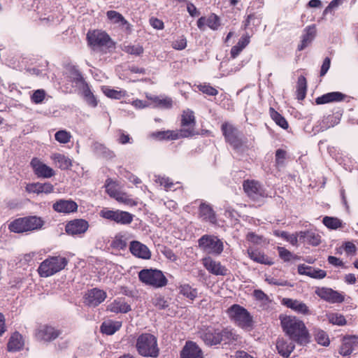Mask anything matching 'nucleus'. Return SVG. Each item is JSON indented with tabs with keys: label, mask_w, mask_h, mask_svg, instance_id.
<instances>
[{
	"label": "nucleus",
	"mask_w": 358,
	"mask_h": 358,
	"mask_svg": "<svg viewBox=\"0 0 358 358\" xmlns=\"http://www.w3.org/2000/svg\"><path fill=\"white\" fill-rule=\"evenodd\" d=\"M106 292L98 288H94L87 292L85 296V301L90 306H97L106 298Z\"/></svg>",
	"instance_id": "nucleus-18"
},
{
	"label": "nucleus",
	"mask_w": 358,
	"mask_h": 358,
	"mask_svg": "<svg viewBox=\"0 0 358 358\" xmlns=\"http://www.w3.org/2000/svg\"><path fill=\"white\" fill-rule=\"evenodd\" d=\"M107 17L113 24L122 27L125 30H130L131 25L122 14L115 10H108L106 13Z\"/></svg>",
	"instance_id": "nucleus-31"
},
{
	"label": "nucleus",
	"mask_w": 358,
	"mask_h": 358,
	"mask_svg": "<svg viewBox=\"0 0 358 358\" xmlns=\"http://www.w3.org/2000/svg\"><path fill=\"white\" fill-rule=\"evenodd\" d=\"M99 215L104 219L122 225L129 224L134 219V215L129 212L120 210H111L108 208H103L101 210Z\"/></svg>",
	"instance_id": "nucleus-9"
},
{
	"label": "nucleus",
	"mask_w": 358,
	"mask_h": 358,
	"mask_svg": "<svg viewBox=\"0 0 358 358\" xmlns=\"http://www.w3.org/2000/svg\"><path fill=\"white\" fill-rule=\"evenodd\" d=\"M171 46L177 50H182L187 47V39L184 36H179L172 42Z\"/></svg>",
	"instance_id": "nucleus-55"
},
{
	"label": "nucleus",
	"mask_w": 358,
	"mask_h": 358,
	"mask_svg": "<svg viewBox=\"0 0 358 358\" xmlns=\"http://www.w3.org/2000/svg\"><path fill=\"white\" fill-rule=\"evenodd\" d=\"M192 136L191 129H180L179 130H166L157 131L152 136L158 140H177L180 138H187Z\"/></svg>",
	"instance_id": "nucleus-10"
},
{
	"label": "nucleus",
	"mask_w": 358,
	"mask_h": 358,
	"mask_svg": "<svg viewBox=\"0 0 358 358\" xmlns=\"http://www.w3.org/2000/svg\"><path fill=\"white\" fill-rule=\"evenodd\" d=\"M150 24L154 29L157 30H162L164 27V22L156 17H151L150 19Z\"/></svg>",
	"instance_id": "nucleus-63"
},
{
	"label": "nucleus",
	"mask_w": 358,
	"mask_h": 358,
	"mask_svg": "<svg viewBox=\"0 0 358 358\" xmlns=\"http://www.w3.org/2000/svg\"><path fill=\"white\" fill-rule=\"evenodd\" d=\"M146 98L151 101V103L154 107H157L164 109H169L173 106V101L171 98L164 95L152 96L146 94Z\"/></svg>",
	"instance_id": "nucleus-29"
},
{
	"label": "nucleus",
	"mask_w": 358,
	"mask_h": 358,
	"mask_svg": "<svg viewBox=\"0 0 358 358\" xmlns=\"http://www.w3.org/2000/svg\"><path fill=\"white\" fill-rule=\"evenodd\" d=\"M299 241L312 245H318L320 243V236L313 231L299 232Z\"/></svg>",
	"instance_id": "nucleus-34"
},
{
	"label": "nucleus",
	"mask_w": 358,
	"mask_h": 358,
	"mask_svg": "<svg viewBox=\"0 0 358 358\" xmlns=\"http://www.w3.org/2000/svg\"><path fill=\"white\" fill-rule=\"evenodd\" d=\"M270 116L272 120L282 129L288 128V123L285 118L280 113L275 111L273 108H271L269 110Z\"/></svg>",
	"instance_id": "nucleus-46"
},
{
	"label": "nucleus",
	"mask_w": 358,
	"mask_h": 358,
	"mask_svg": "<svg viewBox=\"0 0 358 358\" xmlns=\"http://www.w3.org/2000/svg\"><path fill=\"white\" fill-rule=\"evenodd\" d=\"M88 222L84 220H74L66 225V232L69 235L84 234L88 229Z\"/></svg>",
	"instance_id": "nucleus-21"
},
{
	"label": "nucleus",
	"mask_w": 358,
	"mask_h": 358,
	"mask_svg": "<svg viewBox=\"0 0 358 358\" xmlns=\"http://www.w3.org/2000/svg\"><path fill=\"white\" fill-rule=\"evenodd\" d=\"M357 350H358V336H350L344 339L340 348V354L348 356Z\"/></svg>",
	"instance_id": "nucleus-26"
},
{
	"label": "nucleus",
	"mask_w": 358,
	"mask_h": 358,
	"mask_svg": "<svg viewBox=\"0 0 358 358\" xmlns=\"http://www.w3.org/2000/svg\"><path fill=\"white\" fill-rule=\"evenodd\" d=\"M343 0H332L328 6L323 11V15H326L329 13H331L332 10L337 8L341 4H342Z\"/></svg>",
	"instance_id": "nucleus-60"
},
{
	"label": "nucleus",
	"mask_w": 358,
	"mask_h": 358,
	"mask_svg": "<svg viewBox=\"0 0 358 358\" xmlns=\"http://www.w3.org/2000/svg\"><path fill=\"white\" fill-rule=\"evenodd\" d=\"M155 182L163 187L166 191L175 190L176 189L175 186L178 183H174L171 178L164 176H155Z\"/></svg>",
	"instance_id": "nucleus-41"
},
{
	"label": "nucleus",
	"mask_w": 358,
	"mask_h": 358,
	"mask_svg": "<svg viewBox=\"0 0 358 358\" xmlns=\"http://www.w3.org/2000/svg\"><path fill=\"white\" fill-rule=\"evenodd\" d=\"M74 79L77 85H83V94L85 101L89 106L95 108L98 104V101L93 93L91 92L89 86L84 83L83 78L80 73L76 72Z\"/></svg>",
	"instance_id": "nucleus-17"
},
{
	"label": "nucleus",
	"mask_w": 358,
	"mask_h": 358,
	"mask_svg": "<svg viewBox=\"0 0 358 358\" xmlns=\"http://www.w3.org/2000/svg\"><path fill=\"white\" fill-rule=\"evenodd\" d=\"M203 265L205 268L210 273L215 275H227V268L222 265L220 262L213 259L211 257H208L202 259Z\"/></svg>",
	"instance_id": "nucleus-15"
},
{
	"label": "nucleus",
	"mask_w": 358,
	"mask_h": 358,
	"mask_svg": "<svg viewBox=\"0 0 358 358\" xmlns=\"http://www.w3.org/2000/svg\"><path fill=\"white\" fill-rule=\"evenodd\" d=\"M50 158L55 165L62 170L69 169L72 166L71 159L64 155L55 152L52 153Z\"/></svg>",
	"instance_id": "nucleus-32"
},
{
	"label": "nucleus",
	"mask_w": 358,
	"mask_h": 358,
	"mask_svg": "<svg viewBox=\"0 0 358 358\" xmlns=\"http://www.w3.org/2000/svg\"><path fill=\"white\" fill-rule=\"evenodd\" d=\"M45 92L43 90H37L34 92L31 96V100L36 104L41 103L45 98Z\"/></svg>",
	"instance_id": "nucleus-57"
},
{
	"label": "nucleus",
	"mask_w": 358,
	"mask_h": 358,
	"mask_svg": "<svg viewBox=\"0 0 358 358\" xmlns=\"http://www.w3.org/2000/svg\"><path fill=\"white\" fill-rule=\"evenodd\" d=\"M115 199L119 203H122L127 206H134L137 205V202L124 192H118L117 195H115Z\"/></svg>",
	"instance_id": "nucleus-48"
},
{
	"label": "nucleus",
	"mask_w": 358,
	"mask_h": 358,
	"mask_svg": "<svg viewBox=\"0 0 358 358\" xmlns=\"http://www.w3.org/2000/svg\"><path fill=\"white\" fill-rule=\"evenodd\" d=\"M199 217L203 221L214 224L216 222V216L210 205L201 203L199 208Z\"/></svg>",
	"instance_id": "nucleus-28"
},
{
	"label": "nucleus",
	"mask_w": 358,
	"mask_h": 358,
	"mask_svg": "<svg viewBox=\"0 0 358 358\" xmlns=\"http://www.w3.org/2000/svg\"><path fill=\"white\" fill-rule=\"evenodd\" d=\"M316 36V27L315 25L308 26L305 29V34L302 36L301 44L299 45V50H303L313 41Z\"/></svg>",
	"instance_id": "nucleus-35"
},
{
	"label": "nucleus",
	"mask_w": 358,
	"mask_h": 358,
	"mask_svg": "<svg viewBox=\"0 0 358 358\" xmlns=\"http://www.w3.org/2000/svg\"><path fill=\"white\" fill-rule=\"evenodd\" d=\"M200 337L208 345H215L220 343V330L211 327L203 329L200 331Z\"/></svg>",
	"instance_id": "nucleus-14"
},
{
	"label": "nucleus",
	"mask_w": 358,
	"mask_h": 358,
	"mask_svg": "<svg viewBox=\"0 0 358 358\" xmlns=\"http://www.w3.org/2000/svg\"><path fill=\"white\" fill-rule=\"evenodd\" d=\"M323 224L328 228L331 229H336L341 227V221L336 217H324L323 218Z\"/></svg>",
	"instance_id": "nucleus-51"
},
{
	"label": "nucleus",
	"mask_w": 358,
	"mask_h": 358,
	"mask_svg": "<svg viewBox=\"0 0 358 358\" xmlns=\"http://www.w3.org/2000/svg\"><path fill=\"white\" fill-rule=\"evenodd\" d=\"M136 349L143 357H157L159 355L157 338L150 334H143L138 336Z\"/></svg>",
	"instance_id": "nucleus-5"
},
{
	"label": "nucleus",
	"mask_w": 358,
	"mask_h": 358,
	"mask_svg": "<svg viewBox=\"0 0 358 358\" xmlns=\"http://www.w3.org/2000/svg\"><path fill=\"white\" fill-rule=\"evenodd\" d=\"M220 343L223 342L224 344L231 343L238 340V335L234 334L232 330L224 329L220 330Z\"/></svg>",
	"instance_id": "nucleus-44"
},
{
	"label": "nucleus",
	"mask_w": 358,
	"mask_h": 358,
	"mask_svg": "<svg viewBox=\"0 0 358 358\" xmlns=\"http://www.w3.org/2000/svg\"><path fill=\"white\" fill-rule=\"evenodd\" d=\"M347 96L340 92H332L324 94L315 99L317 105L343 101Z\"/></svg>",
	"instance_id": "nucleus-24"
},
{
	"label": "nucleus",
	"mask_w": 358,
	"mask_h": 358,
	"mask_svg": "<svg viewBox=\"0 0 358 358\" xmlns=\"http://www.w3.org/2000/svg\"><path fill=\"white\" fill-rule=\"evenodd\" d=\"M59 335V331L55 327L46 324L39 326L35 334L37 340L43 342L52 341L56 339Z\"/></svg>",
	"instance_id": "nucleus-13"
},
{
	"label": "nucleus",
	"mask_w": 358,
	"mask_h": 358,
	"mask_svg": "<svg viewBox=\"0 0 358 358\" xmlns=\"http://www.w3.org/2000/svg\"><path fill=\"white\" fill-rule=\"evenodd\" d=\"M280 322L283 331L289 338L300 344L308 342V333L304 323L294 316H281Z\"/></svg>",
	"instance_id": "nucleus-1"
},
{
	"label": "nucleus",
	"mask_w": 358,
	"mask_h": 358,
	"mask_svg": "<svg viewBox=\"0 0 358 358\" xmlns=\"http://www.w3.org/2000/svg\"><path fill=\"white\" fill-rule=\"evenodd\" d=\"M25 189L28 193L33 194H50L54 191V186L50 182H32L26 185Z\"/></svg>",
	"instance_id": "nucleus-22"
},
{
	"label": "nucleus",
	"mask_w": 358,
	"mask_h": 358,
	"mask_svg": "<svg viewBox=\"0 0 358 358\" xmlns=\"http://www.w3.org/2000/svg\"><path fill=\"white\" fill-rule=\"evenodd\" d=\"M68 264V259L62 256H50L39 265L37 271L40 277L48 278L63 270Z\"/></svg>",
	"instance_id": "nucleus-2"
},
{
	"label": "nucleus",
	"mask_w": 358,
	"mask_h": 358,
	"mask_svg": "<svg viewBox=\"0 0 358 358\" xmlns=\"http://www.w3.org/2000/svg\"><path fill=\"white\" fill-rule=\"evenodd\" d=\"M343 248L348 255H355L357 250L355 245L350 241L345 242L343 244Z\"/></svg>",
	"instance_id": "nucleus-64"
},
{
	"label": "nucleus",
	"mask_w": 358,
	"mask_h": 358,
	"mask_svg": "<svg viewBox=\"0 0 358 358\" xmlns=\"http://www.w3.org/2000/svg\"><path fill=\"white\" fill-rule=\"evenodd\" d=\"M55 138L57 141L59 143H67L71 138V134L70 132L66 130H59L55 134Z\"/></svg>",
	"instance_id": "nucleus-53"
},
{
	"label": "nucleus",
	"mask_w": 358,
	"mask_h": 358,
	"mask_svg": "<svg viewBox=\"0 0 358 358\" xmlns=\"http://www.w3.org/2000/svg\"><path fill=\"white\" fill-rule=\"evenodd\" d=\"M30 164L34 173L38 178H50L55 175V171L52 168L44 164L36 157L33 158Z\"/></svg>",
	"instance_id": "nucleus-12"
},
{
	"label": "nucleus",
	"mask_w": 358,
	"mask_h": 358,
	"mask_svg": "<svg viewBox=\"0 0 358 358\" xmlns=\"http://www.w3.org/2000/svg\"><path fill=\"white\" fill-rule=\"evenodd\" d=\"M89 45L94 49H109L114 47V43L104 31L96 29L89 31L87 34Z\"/></svg>",
	"instance_id": "nucleus-7"
},
{
	"label": "nucleus",
	"mask_w": 358,
	"mask_h": 358,
	"mask_svg": "<svg viewBox=\"0 0 358 358\" xmlns=\"http://www.w3.org/2000/svg\"><path fill=\"white\" fill-rule=\"evenodd\" d=\"M307 84L304 76H301L297 81V98L302 100L305 98L306 94Z\"/></svg>",
	"instance_id": "nucleus-47"
},
{
	"label": "nucleus",
	"mask_w": 358,
	"mask_h": 358,
	"mask_svg": "<svg viewBox=\"0 0 358 358\" xmlns=\"http://www.w3.org/2000/svg\"><path fill=\"white\" fill-rule=\"evenodd\" d=\"M243 186L245 192L252 199H257L264 196V192L258 182L246 180Z\"/></svg>",
	"instance_id": "nucleus-20"
},
{
	"label": "nucleus",
	"mask_w": 358,
	"mask_h": 358,
	"mask_svg": "<svg viewBox=\"0 0 358 358\" xmlns=\"http://www.w3.org/2000/svg\"><path fill=\"white\" fill-rule=\"evenodd\" d=\"M220 19L215 13H211L206 17V26L212 30H217L220 27Z\"/></svg>",
	"instance_id": "nucleus-49"
},
{
	"label": "nucleus",
	"mask_w": 358,
	"mask_h": 358,
	"mask_svg": "<svg viewBox=\"0 0 358 358\" xmlns=\"http://www.w3.org/2000/svg\"><path fill=\"white\" fill-rule=\"evenodd\" d=\"M128 238L127 235L123 233H119L115 235L111 242V246L118 250H124L127 245Z\"/></svg>",
	"instance_id": "nucleus-42"
},
{
	"label": "nucleus",
	"mask_w": 358,
	"mask_h": 358,
	"mask_svg": "<svg viewBox=\"0 0 358 358\" xmlns=\"http://www.w3.org/2000/svg\"><path fill=\"white\" fill-rule=\"evenodd\" d=\"M248 255L252 260L257 263L265 265H272L273 264L270 258L258 250L249 248L248 249Z\"/></svg>",
	"instance_id": "nucleus-33"
},
{
	"label": "nucleus",
	"mask_w": 358,
	"mask_h": 358,
	"mask_svg": "<svg viewBox=\"0 0 358 358\" xmlns=\"http://www.w3.org/2000/svg\"><path fill=\"white\" fill-rule=\"evenodd\" d=\"M180 293L190 300H194L197 296L196 289L192 288L188 284H184L180 286Z\"/></svg>",
	"instance_id": "nucleus-45"
},
{
	"label": "nucleus",
	"mask_w": 358,
	"mask_h": 358,
	"mask_svg": "<svg viewBox=\"0 0 358 358\" xmlns=\"http://www.w3.org/2000/svg\"><path fill=\"white\" fill-rule=\"evenodd\" d=\"M327 317L329 322L333 324L342 326L346 323L344 316L338 313H331L327 314Z\"/></svg>",
	"instance_id": "nucleus-50"
},
{
	"label": "nucleus",
	"mask_w": 358,
	"mask_h": 358,
	"mask_svg": "<svg viewBox=\"0 0 358 358\" xmlns=\"http://www.w3.org/2000/svg\"><path fill=\"white\" fill-rule=\"evenodd\" d=\"M44 224L43 220L37 216H28L15 220L10 223L8 228L12 232L23 233L39 230Z\"/></svg>",
	"instance_id": "nucleus-3"
},
{
	"label": "nucleus",
	"mask_w": 358,
	"mask_h": 358,
	"mask_svg": "<svg viewBox=\"0 0 358 358\" xmlns=\"http://www.w3.org/2000/svg\"><path fill=\"white\" fill-rule=\"evenodd\" d=\"M198 242L200 248L208 254L219 255L223 251V243L217 236L203 235Z\"/></svg>",
	"instance_id": "nucleus-8"
},
{
	"label": "nucleus",
	"mask_w": 358,
	"mask_h": 358,
	"mask_svg": "<svg viewBox=\"0 0 358 358\" xmlns=\"http://www.w3.org/2000/svg\"><path fill=\"white\" fill-rule=\"evenodd\" d=\"M141 282L154 288H160L166 286L168 280L160 270L143 269L138 273Z\"/></svg>",
	"instance_id": "nucleus-6"
},
{
	"label": "nucleus",
	"mask_w": 358,
	"mask_h": 358,
	"mask_svg": "<svg viewBox=\"0 0 358 358\" xmlns=\"http://www.w3.org/2000/svg\"><path fill=\"white\" fill-rule=\"evenodd\" d=\"M315 340L317 342L324 346L329 344V339L327 334L322 330H317L315 333Z\"/></svg>",
	"instance_id": "nucleus-56"
},
{
	"label": "nucleus",
	"mask_w": 358,
	"mask_h": 358,
	"mask_svg": "<svg viewBox=\"0 0 358 358\" xmlns=\"http://www.w3.org/2000/svg\"><path fill=\"white\" fill-rule=\"evenodd\" d=\"M259 23L260 20L258 17H255L254 15H249L245 22L244 29L249 28L251 24L253 25H258Z\"/></svg>",
	"instance_id": "nucleus-61"
},
{
	"label": "nucleus",
	"mask_w": 358,
	"mask_h": 358,
	"mask_svg": "<svg viewBox=\"0 0 358 358\" xmlns=\"http://www.w3.org/2000/svg\"><path fill=\"white\" fill-rule=\"evenodd\" d=\"M298 273L300 275H305L315 279H322L327 275L325 271L315 268L306 264H300L298 266Z\"/></svg>",
	"instance_id": "nucleus-25"
},
{
	"label": "nucleus",
	"mask_w": 358,
	"mask_h": 358,
	"mask_svg": "<svg viewBox=\"0 0 358 358\" xmlns=\"http://www.w3.org/2000/svg\"><path fill=\"white\" fill-rule=\"evenodd\" d=\"M152 303L155 306L159 309H164L168 306V303L164 297L161 295H156L152 299Z\"/></svg>",
	"instance_id": "nucleus-58"
},
{
	"label": "nucleus",
	"mask_w": 358,
	"mask_h": 358,
	"mask_svg": "<svg viewBox=\"0 0 358 358\" xmlns=\"http://www.w3.org/2000/svg\"><path fill=\"white\" fill-rule=\"evenodd\" d=\"M229 317L236 325L250 331L253 327V318L250 313L243 306L234 304L227 309Z\"/></svg>",
	"instance_id": "nucleus-4"
},
{
	"label": "nucleus",
	"mask_w": 358,
	"mask_h": 358,
	"mask_svg": "<svg viewBox=\"0 0 358 358\" xmlns=\"http://www.w3.org/2000/svg\"><path fill=\"white\" fill-rule=\"evenodd\" d=\"M107 310L115 313H126L131 310V307L123 300L117 299L110 303Z\"/></svg>",
	"instance_id": "nucleus-38"
},
{
	"label": "nucleus",
	"mask_w": 358,
	"mask_h": 358,
	"mask_svg": "<svg viewBox=\"0 0 358 358\" xmlns=\"http://www.w3.org/2000/svg\"><path fill=\"white\" fill-rule=\"evenodd\" d=\"M278 251L280 257L285 262H289L292 259H298L297 256L293 255L291 252L283 247H278Z\"/></svg>",
	"instance_id": "nucleus-54"
},
{
	"label": "nucleus",
	"mask_w": 358,
	"mask_h": 358,
	"mask_svg": "<svg viewBox=\"0 0 358 358\" xmlns=\"http://www.w3.org/2000/svg\"><path fill=\"white\" fill-rule=\"evenodd\" d=\"M122 322L115 320H106L101 325V331L106 335H113L122 327Z\"/></svg>",
	"instance_id": "nucleus-37"
},
{
	"label": "nucleus",
	"mask_w": 358,
	"mask_h": 358,
	"mask_svg": "<svg viewBox=\"0 0 358 358\" xmlns=\"http://www.w3.org/2000/svg\"><path fill=\"white\" fill-rule=\"evenodd\" d=\"M198 88L203 93L206 94L210 96H215L217 94L218 92L216 89L213 87L209 85H198Z\"/></svg>",
	"instance_id": "nucleus-59"
},
{
	"label": "nucleus",
	"mask_w": 358,
	"mask_h": 358,
	"mask_svg": "<svg viewBox=\"0 0 358 358\" xmlns=\"http://www.w3.org/2000/svg\"><path fill=\"white\" fill-rule=\"evenodd\" d=\"M122 50L128 54L140 55L143 52V48L140 45H124Z\"/></svg>",
	"instance_id": "nucleus-52"
},
{
	"label": "nucleus",
	"mask_w": 358,
	"mask_h": 358,
	"mask_svg": "<svg viewBox=\"0 0 358 358\" xmlns=\"http://www.w3.org/2000/svg\"><path fill=\"white\" fill-rule=\"evenodd\" d=\"M55 211L68 214L77 211L78 205L71 199H59L52 205Z\"/></svg>",
	"instance_id": "nucleus-19"
},
{
	"label": "nucleus",
	"mask_w": 358,
	"mask_h": 358,
	"mask_svg": "<svg viewBox=\"0 0 358 358\" xmlns=\"http://www.w3.org/2000/svg\"><path fill=\"white\" fill-rule=\"evenodd\" d=\"M129 250L132 255L138 258L148 259L151 257V252L148 248L139 241H131L130 243Z\"/></svg>",
	"instance_id": "nucleus-23"
},
{
	"label": "nucleus",
	"mask_w": 358,
	"mask_h": 358,
	"mask_svg": "<svg viewBox=\"0 0 358 358\" xmlns=\"http://www.w3.org/2000/svg\"><path fill=\"white\" fill-rule=\"evenodd\" d=\"M278 352L283 357H288L294 348L292 342H288L284 338H279L276 343Z\"/></svg>",
	"instance_id": "nucleus-39"
},
{
	"label": "nucleus",
	"mask_w": 358,
	"mask_h": 358,
	"mask_svg": "<svg viewBox=\"0 0 358 358\" xmlns=\"http://www.w3.org/2000/svg\"><path fill=\"white\" fill-rule=\"evenodd\" d=\"M282 303L297 313L303 315L309 314L308 307L302 301H298L296 299L284 298L282 300Z\"/></svg>",
	"instance_id": "nucleus-27"
},
{
	"label": "nucleus",
	"mask_w": 358,
	"mask_h": 358,
	"mask_svg": "<svg viewBox=\"0 0 358 358\" xmlns=\"http://www.w3.org/2000/svg\"><path fill=\"white\" fill-rule=\"evenodd\" d=\"M24 345L22 336L18 333L13 334L8 343V350L10 352H16L20 350Z\"/></svg>",
	"instance_id": "nucleus-40"
},
{
	"label": "nucleus",
	"mask_w": 358,
	"mask_h": 358,
	"mask_svg": "<svg viewBox=\"0 0 358 358\" xmlns=\"http://www.w3.org/2000/svg\"><path fill=\"white\" fill-rule=\"evenodd\" d=\"M222 131L226 141L234 148H238L242 141L240 138L239 131L232 124L224 123L222 125Z\"/></svg>",
	"instance_id": "nucleus-11"
},
{
	"label": "nucleus",
	"mask_w": 358,
	"mask_h": 358,
	"mask_svg": "<svg viewBox=\"0 0 358 358\" xmlns=\"http://www.w3.org/2000/svg\"><path fill=\"white\" fill-rule=\"evenodd\" d=\"M246 238L248 241L254 244H259L262 241V236H259L253 232H249L246 236Z\"/></svg>",
	"instance_id": "nucleus-62"
},
{
	"label": "nucleus",
	"mask_w": 358,
	"mask_h": 358,
	"mask_svg": "<svg viewBox=\"0 0 358 358\" xmlns=\"http://www.w3.org/2000/svg\"><path fill=\"white\" fill-rule=\"evenodd\" d=\"M315 293L319 297L330 303H341L344 301L342 294L330 288H318Z\"/></svg>",
	"instance_id": "nucleus-16"
},
{
	"label": "nucleus",
	"mask_w": 358,
	"mask_h": 358,
	"mask_svg": "<svg viewBox=\"0 0 358 358\" xmlns=\"http://www.w3.org/2000/svg\"><path fill=\"white\" fill-rule=\"evenodd\" d=\"M181 358H202L201 350L196 343L187 342L181 352Z\"/></svg>",
	"instance_id": "nucleus-30"
},
{
	"label": "nucleus",
	"mask_w": 358,
	"mask_h": 358,
	"mask_svg": "<svg viewBox=\"0 0 358 358\" xmlns=\"http://www.w3.org/2000/svg\"><path fill=\"white\" fill-rule=\"evenodd\" d=\"M103 93L108 98L114 99H120L122 97H124L127 94L126 91L124 90H117L115 89L110 88L108 86L102 87Z\"/></svg>",
	"instance_id": "nucleus-43"
},
{
	"label": "nucleus",
	"mask_w": 358,
	"mask_h": 358,
	"mask_svg": "<svg viewBox=\"0 0 358 358\" xmlns=\"http://www.w3.org/2000/svg\"><path fill=\"white\" fill-rule=\"evenodd\" d=\"M182 129H191L192 136L194 134L195 117L194 112L189 109L183 111L181 119Z\"/></svg>",
	"instance_id": "nucleus-36"
}]
</instances>
